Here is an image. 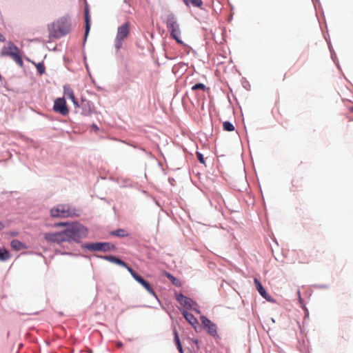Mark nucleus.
Listing matches in <instances>:
<instances>
[{
	"instance_id": "obj_12",
	"label": "nucleus",
	"mask_w": 353,
	"mask_h": 353,
	"mask_svg": "<svg viewBox=\"0 0 353 353\" xmlns=\"http://www.w3.org/2000/svg\"><path fill=\"white\" fill-rule=\"evenodd\" d=\"M254 283L255 284L257 291L259 292V293L261 294V296L263 298H264L265 299H266L268 301H273L271 296L267 293V292L263 288L262 284L257 279L255 278L254 279Z\"/></svg>"
},
{
	"instance_id": "obj_23",
	"label": "nucleus",
	"mask_w": 353,
	"mask_h": 353,
	"mask_svg": "<svg viewBox=\"0 0 353 353\" xmlns=\"http://www.w3.org/2000/svg\"><path fill=\"white\" fill-rule=\"evenodd\" d=\"M223 130L228 132L234 130V127L232 123L229 121H225L223 123Z\"/></svg>"
},
{
	"instance_id": "obj_3",
	"label": "nucleus",
	"mask_w": 353,
	"mask_h": 353,
	"mask_svg": "<svg viewBox=\"0 0 353 353\" xmlns=\"http://www.w3.org/2000/svg\"><path fill=\"white\" fill-rule=\"evenodd\" d=\"M165 23L170 37L174 39L177 43L183 44V41L179 37L181 31L176 17L173 14H168L166 18Z\"/></svg>"
},
{
	"instance_id": "obj_30",
	"label": "nucleus",
	"mask_w": 353,
	"mask_h": 353,
	"mask_svg": "<svg viewBox=\"0 0 353 353\" xmlns=\"http://www.w3.org/2000/svg\"><path fill=\"white\" fill-rule=\"evenodd\" d=\"M299 182L298 179L296 180H292V185L294 187H297V185L295 183H297Z\"/></svg>"
},
{
	"instance_id": "obj_11",
	"label": "nucleus",
	"mask_w": 353,
	"mask_h": 353,
	"mask_svg": "<svg viewBox=\"0 0 353 353\" xmlns=\"http://www.w3.org/2000/svg\"><path fill=\"white\" fill-rule=\"evenodd\" d=\"M175 298L176 301L183 307L186 309L191 308L194 304V302L191 299L184 296L183 294L181 293H176L175 294Z\"/></svg>"
},
{
	"instance_id": "obj_20",
	"label": "nucleus",
	"mask_w": 353,
	"mask_h": 353,
	"mask_svg": "<svg viewBox=\"0 0 353 353\" xmlns=\"http://www.w3.org/2000/svg\"><path fill=\"white\" fill-rule=\"evenodd\" d=\"M173 334H174V342H175V344H176V345L177 347V349L179 350V351L181 353H183L182 346H181V342H180V339H179V337L178 332H177L176 329H174Z\"/></svg>"
},
{
	"instance_id": "obj_6",
	"label": "nucleus",
	"mask_w": 353,
	"mask_h": 353,
	"mask_svg": "<svg viewBox=\"0 0 353 353\" xmlns=\"http://www.w3.org/2000/svg\"><path fill=\"white\" fill-rule=\"evenodd\" d=\"M130 23L126 21L122 26H119L115 39V47L120 49L122 46L123 41L128 38L130 34Z\"/></svg>"
},
{
	"instance_id": "obj_25",
	"label": "nucleus",
	"mask_w": 353,
	"mask_h": 353,
	"mask_svg": "<svg viewBox=\"0 0 353 353\" xmlns=\"http://www.w3.org/2000/svg\"><path fill=\"white\" fill-rule=\"evenodd\" d=\"M207 89L206 86L201 83H196L192 87V90H205Z\"/></svg>"
},
{
	"instance_id": "obj_24",
	"label": "nucleus",
	"mask_w": 353,
	"mask_h": 353,
	"mask_svg": "<svg viewBox=\"0 0 353 353\" xmlns=\"http://www.w3.org/2000/svg\"><path fill=\"white\" fill-rule=\"evenodd\" d=\"M185 3H187V0H184ZM191 3V4L194 7L201 8L203 5L202 0H189Z\"/></svg>"
},
{
	"instance_id": "obj_31",
	"label": "nucleus",
	"mask_w": 353,
	"mask_h": 353,
	"mask_svg": "<svg viewBox=\"0 0 353 353\" xmlns=\"http://www.w3.org/2000/svg\"><path fill=\"white\" fill-rule=\"evenodd\" d=\"M122 345H123V344H122V343H121V342H118V343H117V346L118 347H121Z\"/></svg>"
},
{
	"instance_id": "obj_32",
	"label": "nucleus",
	"mask_w": 353,
	"mask_h": 353,
	"mask_svg": "<svg viewBox=\"0 0 353 353\" xmlns=\"http://www.w3.org/2000/svg\"><path fill=\"white\" fill-rule=\"evenodd\" d=\"M3 228V225L2 223L0 222V230H1Z\"/></svg>"
},
{
	"instance_id": "obj_8",
	"label": "nucleus",
	"mask_w": 353,
	"mask_h": 353,
	"mask_svg": "<svg viewBox=\"0 0 353 353\" xmlns=\"http://www.w3.org/2000/svg\"><path fill=\"white\" fill-rule=\"evenodd\" d=\"M53 110L63 116H65L68 114L69 110L66 105V102L64 98H57L54 101Z\"/></svg>"
},
{
	"instance_id": "obj_16",
	"label": "nucleus",
	"mask_w": 353,
	"mask_h": 353,
	"mask_svg": "<svg viewBox=\"0 0 353 353\" xmlns=\"http://www.w3.org/2000/svg\"><path fill=\"white\" fill-rule=\"evenodd\" d=\"M10 246L13 250L16 251H19L27 248L24 243L17 239L12 240L10 243Z\"/></svg>"
},
{
	"instance_id": "obj_33",
	"label": "nucleus",
	"mask_w": 353,
	"mask_h": 353,
	"mask_svg": "<svg viewBox=\"0 0 353 353\" xmlns=\"http://www.w3.org/2000/svg\"><path fill=\"white\" fill-rule=\"evenodd\" d=\"M349 110H350V112H353V106H352V107H351V108H350V109H349Z\"/></svg>"
},
{
	"instance_id": "obj_15",
	"label": "nucleus",
	"mask_w": 353,
	"mask_h": 353,
	"mask_svg": "<svg viewBox=\"0 0 353 353\" xmlns=\"http://www.w3.org/2000/svg\"><path fill=\"white\" fill-rule=\"evenodd\" d=\"M104 259H105L108 261H110L112 263H116L121 266H123V267L125 268L128 270V268H131L130 267H129L127 265V263H125L124 261H123L122 260H121L120 259H119L114 256H112V255L105 256H104Z\"/></svg>"
},
{
	"instance_id": "obj_22",
	"label": "nucleus",
	"mask_w": 353,
	"mask_h": 353,
	"mask_svg": "<svg viewBox=\"0 0 353 353\" xmlns=\"http://www.w3.org/2000/svg\"><path fill=\"white\" fill-rule=\"evenodd\" d=\"M10 259V254L6 249H0V260L6 261Z\"/></svg>"
},
{
	"instance_id": "obj_1",
	"label": "nucleus",
	"mask_w": 353,
	"mask_h": 353,
	"mask_svg": "<svg viewBox=\"0 0 353 353\" xmlns=\"http://www.w3.org/2000/svg\"><path fill=\"white\" fill-rule=\"evenodd\" d=\"M87 230L79 223H72L61 232H48L44 234L45 240L51 243L61 244L63 242H78L85 236Z\"/></svg>"
},
{
	"instance_id": "obj_2",
	"label": "nucleus",
	"mask_w": 353,
	"mask_h": 353,
	"mask_svg": "<svg viewBox=\"0 0 353 353\" xmlns=\"http://www.w3.org/2000/svg\"><path fill=\"white\" fill-rule=\"evenodd\" d=\"M50 38H59L71 30V20L68 17H63L48 26Z\"/></svg>"
},
{
	"instance_id": "obj_17",
	"label": "nucleus",
	"mask_w": 353,
	"mask_h": 353,
	"mask_svg": "<svg viewBox=\"0 0 353 353\" xmlns=\"http://www.w3.org/2000/svg\"><path fill=\"white\" fill-rule=\"evenodd\" d=\"M110 234L112 236H116L119 237H125L129 235L128 232L124 229H118L110 232Z\"/></svg>"
},
{
	"instance_id": "obj_10",
	"label": "nucleus",
	"mask_w": 353,
	"mask_h": 353,
	"mask_svg": "<svg viewBox=\"0 0 353 353\" xmlns=\"http://www.w3.org/2000/svg\"><path fill=\"white\" fill-rule=\"evenodd\" d=\"M85 248L92 251H107L113 248L114 246L108 243H92L85 245Z\"/></svg>"
},
{
	"instance_id": "obj_5",
	"label": "nucleus",
	"mask_w": 353,
	"mask_h": 353,
	"mask_svg": "<svg viewBox=\"0 0 353 353\" xmlns=\"http://www.w3.org/2000/svg\"><path fill=\"white\" fill-rule=\"evenodd\" d=\"M1 54L2 56L10 57L18 65H23V60L19 49L13 42L9 41L8 46L2 48Z\"/></svg>"
},
{
	"instance_id": "obj_29",
	"label": "nucleus",
	"mask_w": 353,
	"mask_h": 353,
	"mask_svg": "<svg viewBox=\"0 0 353 353\" xmlns=\"http://www.w3.org/2000/svg\"><path fill=\"white\" fill-rule=\"evenodd\" d=\"M5 40L6 39H5L4 36L2 34L0 33V41L3 42V41H5Z\"/></svg>"
},
{
	"instance_id": "obj_4",
	"label": "nucleus",
	"mask_w": 353,
	"mask_h": 353,
	"mask_svg": "<svg viewBox=\"0 0 353 353\" xmlns=\"http://www.w3.org/2000/svg\"><path fill=\"white\" fill-rule=\"evenodd\" d=\"M50 216L55 218H68L78 216L76 210L67 204H59L51 208Z\"/></svg>"
},
{
	"instance_id": "obj_28",
	"label": "nucleus",
	"mask_w": 353,
	"mask_h": 353,
	"mask_svg": "<svg viewBox=\"0 0 353 353\" xmlns=\"http://www.w3.org/2000/svg\"><path fill=\"white\" fill-rule=\"evenodd\" d=\"M71 225V223H69L68 222H60V223H57L55 225L57 227L67 226V228H68V225Z\"/></svg>"
},
{
	"instance_id": "obj_14",
	"label": "nucleus",
	"mask_w": 353,
	"mask_h": 353,
	"mask_svg": "<svg viewBox=\"0 0 353 353\" xmlns=\"http://www.w3.org/2000/svg\"><path fill=\"white\" fill-rule=\"evenodd\" d=\"M181 313L185 320L196 330V327L199 325V321L194 316L185 310H183Z\"/></svg>"
},
{
	"instance_id": "obj_7",
	"label": "nucleus",
	"mask_w": 353,
	"mask_h": 353,
	"mask_svg": "<svg viewBox=\"0 0 353 353\" xmlns=\"http://www.w3.org/2000/svg\"><path fill=\"white\" fill-rule=\"evenodd\" d=\"M128 272L134 279L139 283L150 294L155 296V292L148 282L145 281L132 268H128Z\"/></svg>"
},
{
	"instance_id": "obj_21",
	"label": "nucleus",
	"mask_w": 353,
	"mask_h": 353,
	"mask_svg": "<svg viewBox=\"0 0 353 353\" xmlns=\"http://www.w3.org/2000/svg\"><path fill=\"white\" fill-rule=\"evenodd\" d=\"M165 275L174 285L176 287H180L181 285V281L176 278H175L174 276H172L171 274L166 272Z\"/></svg>"
},
{
	"instance_id": "obj_27",
	"label": "nucleus",
	"mask_w": 353,
	"mask_h": 353,
	"mask_svg": "<svg viewBox=\"0 0 353 353\" xmlns=\"http://www.w3.org/2000/svg\"><path fill=\"white\" fill-rule=\"evenodd\" d=\"M196 157H197L198 160L199 161V162L203 164H205V159L203 158V154L199 152H196Z\"/></svg>"
},
{
	"instance_id": "obj_26",
	"label": "nucleus",
	"mask_w": 353,
	"mask_h": 353,
	"mask_svg": "<svg viewBox=\"0 0 353 353\" xmlns=\"http://www.w3.org/2000/svg\"><path fill=\"white\" fill-rule=\"evenodd\" d=\"M37 71L39 72V73L41 74L44 73V72H45V67L41 63H39L37 65Z\"/></svg>"
},
{
	"instance_id": "obj_18",
	"label": "nucleus",
	"mask_w": 353,
	"mask_h": 353,
	"mask_svg": "<svg viewBox=\"0 0 353 353\" xmlns=\"http://www.w3.org/2000/svg\"><path fill=\"white\" fill-rule=\"evenodd\" d=\"M85 38L86 39L90 29V17L87 10L85 11Z\"/></svg>"
},
{
	"instance_id": "obj_19",
	"label": "nucleus",
	"mask_w": 353,
	"mask_h": 353,
	"mask_svg": "<svg viewBox=\"0 0 353 353\" xmlns=\"http://www.w3.org/2000/svg\"><path fill=\"white\" fill-rule=\"evenodd\" d=\"M173 334H174V342H175V344H176V345L177 347V349L179 350V351L181 353H183L182 346H181V342H180V339H179V337L178 332H177L176 329H174Z\"/></svg>"
},
{
	"instance_id": "obj_9",
	"label": "nucleus",
	"mask_w": 353,
	"mask_h": 353,
	"mask_svg": "<svg viewBox=\"0 0 353 353\" xmlns=\"http://www.w3.org/2000/svg\"><path fill=\"white\" fill-rule=\"evenodd\" d=\"M201 320L204 328L206 330L209 334L212 336L217 335L216 325L214 323H212L210 319L204 316L201 317Z\"/></svg>"
},
{
	"instance_id": "obj_13",
	"label": "nucleus",
	"mask_w": 353,
	"mask_h": 353,
	"mask_svg": "<svg viewBox=\"0 0 353 353\" xmlns=\"http://www.w3.org/2000/svg\"><path fill=\"white\" fill-rule=\"evenodd\" d=\"M63 95L65 97L70 99L75 107H78V101L75 98L72 89L69 85H65L63 87Z\"/></svg>"
}]
</instances>
